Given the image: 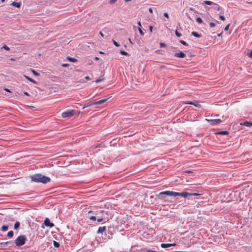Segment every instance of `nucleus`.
I'll use <instances>...</instances> for the list:
<instances>
[{
  "mask_svg": "<svg viewBox=\"0 0 252 252\" xmlns=\"http://www.w3.org/2000/svg\"><path fill=\"white\" fill-rule=\"evenodd\" d=\"M85 79H87V80H90L91 79L90 77H89V76L85 77Z\"/></svg>",
  "mask_w": 252,
  "mask_h": 252,
  "instance_id": "nucleus-50",
  "label": "nucleus"
},
{
  "mask_svg": "<svg viewBox=\"0 0 252 252\" xmlns=\"http://www.w3.org/2000/svg\"><path fill=\"white\" fill-rule=\"evenodd\" d=\"M199 195H200V194L197 193H189V196H197Z\"/></svg>",
  "mask_w": 252,
  "mask_h": 252,
  "instance_id": "nucleus-30",
  "label": "nucleus"
},
{
  "mask_svg": "<svg viewBox=\"0 0 252 252\" xmlns=\"http://www.w3.org/2000/svg\"><path fill=\"white\" fill-rule=\"evenodd\" d=\"M5 90L7 91V92H10L9 90L7 89H5Z\"/></svg>",
  "mask_w": 252,
  "mask_h": 252,
  "instance_id": "nucleus-56",
  "label": "nucleus"
},
{
  "mask_svg": "<svg viewBox=\"0 0 252 252\" xmlns=\"http://www.w3.org/2000/svg\"><path fill=\"white\" fill-rule=\"evenodd\" d=\"M138 26H139V27H141V22H140V21H139V22H138Z\"/></svg>",
  "mask_w": 252,
  "mask_h": 252,
  "instance_id": "nucleus-51",
  "label": "nucleus"
},
{
  "mask_svg": "<svg viewBox=\"0 0 252 252\" xmlns=\"http://www.w3.org/2000/svg\"><path fill=\"white\" fill-rule=\"evenodd\" d=\"M138 31L139 32V33L141 35H143L144 34V32L142 31L140 27L138 28Z\"/></svg>",
  "mask_w": 252,
  "mask_h": 252,
  "instance_id": "nucleus-29",
  "label": "nucleus"
},
{
  "mask_svg": "<svg viewBox=\"0 0 252 252\" xmlns=\"http://www.w3.org/2000/svg\"><path fill=\"white\" fill-rule=\"evenodd\" d=\"M121 54L124 55H127L128 54L127 52L125 51H121Z\"/></svg>",
  "mask_w": 252,
  "mask_h": 252,
  "instance_id": "nucleus-34",
  "label": "nucleus"
},
{
  "mask_svg": "<svg viewBox=\"0 0 252 252\" xmlns=\"http://www.w3.org/2000/svg\"><path fill=\"white\" fill-rule=\"evenodd\" d=\"M2 48H3V49H4L5 50H9V48L7 46H6V45H3L2 47Z\"/></svg>",
  "mask_w": 252,
  "mask_h": 252,
  "instance_id": "nucleus-33",
  "label": "nucleus"
},
{
  "mask_svg": "<svg viewBox=\"0 0 252 252\" xmlns=\"http://www.w3.org/2000/svg\"><path fill=\"white\" fill-rule=\"evenodd\" d=\"M164 16L165 17H166L167 18H169V15H168V13H166V12L164 13Z\"/></svg>",
  "mask_w": 252,
  "mask_h": 252,
  "instance_id": "nucleus-42",
  "label": "nucleus"
},
{
  "mask_svg": "<svg viewBox=\"0 0 252 252\" xmlns=\"http://www.w3.org/2000/svg\"><path fill=\"white\" fill-rule=\"evenodd\" d=\"M191 34L192 35H193L194 36L196 37H201V35L199 34V33H198L197 32H191Z\"/></svg>",
  "mask_w": 252,
  "mask_h": 252,
  "instance_id": "nucleus-18",
  "label": "nucleus"
},
{
  "mask_svg": "<svg viewBox=\"0 0 252 252\" xmlns=\"http://www.w3.org/2000/svg\"><path fill=\"white\" fill-rule=\"evenodd\" d=\"M31 180L36 183H42L46 184L50 182L51 179L49 177L45 176L40 174H35L30 177Z\"/></svg>",
  "mask_w": 252,
  "mask_h": 252,
  "instance_id": "nucleus-2",
  "label": "nucleus"
},
{
  "mask_svg": "<svg viewBox=\"0 0 252 252\" xmlns=\"http://www.w3.org/2000/svg\"><path fill=\"white\" fill-rule=\"evenodd\" d=\"M196 20L198 23H202V20L200 17L197 18Z\"/></svg>",
  "mask_w": 252,
  "mask_h": 252,
  "instance_id": "nucleus-26",
  "label": "nucleus"
},
{
  "mask_svg": "<svg viewBox=\"0 0 252 252\" xmlns=\"http://www.w3.org/2000/svg\"><path fill=\"white\" fill-rule=\"evenodd\" d=\"M152 30H153V27L152 26H150V30L151 32H152Z\"/></svg>",
  "mask_w": 252,
  "mask_h": 252,
  "instance_id": "nucleus-49",
  "label": "nucleus"
},
{
  "mask_svg": "<svg viewBox=\"0 0 252 252\" xmlns=\"http://www.w3.org/2000/svg\"><path fill=\"white\" fill-rule=\"evenodd\" d=\"M99 34L100 35L102 36V37H104V34H103V33L101 32H99Z\"/></svg>",
  "mask_w": 252,
  "mask_h": 252,
  "instance_id": "nucleus-48",
  "label": "nucleus"
},
{
  "mask_svg": "<svg viewBox=\"0 0 252 252\" xmlns=\"http://www.w3.org/2000/svg\"><path fill=\"white\" fill-rule=\"evenodd\" d=\"M160 45L161 47L165 46V44L163 43H160Z\"/></svg>",
  "mask_w": 252,
  "mask_h": 252,
  "instance_id": "nucleus-46",
  "label": "nucleus"
},
{
  "mask_svg": "<svg viewBox=\"0 0 252 252\" xmlns=\"http://www.w3.org/2000/svg\"><path fill=\"white\" fill-rule=\"evenodd\" d=\"M110 97H111V96H109L108 97L99 100H94V103L95 105L101 104L105 102H106L108 99V98Z\"/></svg>",
  "mask_w": 252,
  "mask_h": 252,
  "instance_id": "nucleus-6",
  "label": "nucleus"
},
{
  "mask_svg": "<svg viewBox=\"0 0 252 252\" xmlns=\"http://www.w3.org/2000/svg\"><path fill=\"white\" fill-rule=\"evenodd\" d=\"M8 226L7 225H3L1 226V229L2 231H6L8 230Z\"/></svg>",
  "mask_w": 252,
  "mask_h": 252,
  "instance_id": "nucleus-19",
  "label": "nucleus"
},
{
  "mask_svg": "<svg viewBox=\"0 0 252 252\" xmlns=\"http://www.w3.org/2000/svg\"><path fill=\"white\" fill-rule=\"evenodd\" d=\"M128 40H129V42H130V43L131 44H133V42L131 41V39H130V38H129V39H128Z\"/></svg>",
  "mask_w": 252,
  "mask_h": 252,
  "instance_id": "nucleus-52",
  "label": "nucleus"
},
{
  "mask_svg": "<svg viewBox=\"0 0 252 252\" xmlns=\"http://www.w3.org/2000/svg\"><path fill=\"white\" fill-rule=\"evenodd\" d=\"M13 232L12 231H10L8 232L7 236L9 238H12L13 236Z\"/></svg>",
  "mask_w": 252,
  "mask_h": 252,
  "instance_id": "nucleus-21",
  "label": "nucleus"
},
{
  "mask_svg": "<svg viewBox=\"0 0 252 252\" xmlns=\"http://www.w3.org/2000/svg\"><path fill=\"white\" fill-rule=\"evenodd\" d=\"M204 3L206 4H207V5H212L213 2L212 1H209V0H205V1H204Z\"/></svg>",
  "mask_w": 252,
  "mask_h": 252,
  "instance_id": "nucleus-22",
  "label": "nucleus"
},
{
  "mask_svg": "<svg viewBox=\"0 0 252 252\" xmlns=\"http://www.w3.org/2000/svg\"><path fill=\"white\" fill-rule=\"evenodd\" d=\"M103 220V219L102 218H99L97 219V220L98 222H101Z\"/></svg>",
  "mask_w": 252,
  "mask_h": 252,
  "instance_id": "nucleus-41",
  "label": "nucleus"
},
{
  "mask_svg": "<svg viewBox=\"0 0 252 252\" xmlns=\"http://www.w3.org/2000/svg\"><path fill=\"white\" fill-rule=\"evenodd\" d=\"M53 244L54 246L56 248H58L60 246L59 243L55 241H54Z\"/></svg>",
  "mask_w": 252,
  "mask_h": 252,
  "instance_id": "nucleus-24",
  "label": "nucleus"
},
{
  "mask_svg": "<svg viewBox=\"0 0 252 252\" xmlns=\"http://www.w3.org/2000/svg\"><path fill=\"white\" fill-rule=\"evenodd\" d=\"M27 238L24 235L19 236L15 240V244L18 247H20L25 244Z\"/></svg>",
  "mask_w": 252,
  "mask_h": 252,
  "instance_id": "nucleus-3",
  "label": "nucleus"
},
{
  "mask_svg": "<svg viewBox=\"0 0 252 252\" xmlns=\"http://www.w3.org/2000/svg\"><path fill=\"white\" fill-rule=\"evenodd\" d=\"M165 195L176 197L177 196H180L184 198L187 197L189 195V193L187 192H177L170 190H167L159 192L157 195V197L160 200H164Z\"/></svg>",
  "mask_w": 252,
  "mask_h": 252,
  "instance_id": "nucleus-1",
  "label": "nucleus"
},
{
  "mask_svg": "<svg viewBox=\"0 0 252 252\" xmlns=\"http://www.w3.org/2000/svg\"><path fill=\"white\" fill-rule=\"evenodd\" d=\"M180 42L182 44H183L184 45H188L186 41H184V40H180Z\"/></svg>",
  "mask_w": 252,
  "mask_h": 252,
  "instance_id": "nucleus-32",
  "label": "nucleus"
},
{
  "mask_svg": "<svg viewBox=\"0 0 252 252\" xmlns=\"http://www.w3.org/2000/svg\"><path fill=\"white\" fill-rule=\"evenodd\" d=\"M247 55L249 57L252 58V50Z\"/></svg>",
  "mask_w": 252,
  "mask_h": 252,
  "instance_id": "nucleus-36",
  "label": "nucleus"
},
{
  "mask_svg": "<svg viewBox=\"0 0 252 252\" xmlns=\"http://www.w3.org/2000/svg\"><path fill=\"white\" fill-rule=\"evenodd\" d=\"M229 26H230V24H228L227 25H226L225 26V27L224 28V31H228Z\"/></svg>",
  "mask_w": 252,
  "mask_h": 252,
  "instance_id": "nucleus-37",
  "label": "nucleus"
},
{
  "mask_svg": "<svg viewBox=\"0 0 252 252\" xmlns=\"http://www.w3.org/2000/svg\"><path fill=\"white\" fill-rule=\"evenodd\" d=\"M149 12H150L151 13H153V9H152V8H150L149 9Z\"/></svg>",
  "mask_w": 252,
  "mask_h": 252,
  "instance_id": "nucleus-47",
  "label": "nucleus"
},
{
  "mask_svg": "<svg viewBox=\"0 0 252 252\" xmlns=\"http://www.w3.org/2000/svg\"><path fill=\"white\" fill-rule=\"evenodd\" d=\"M217 134H221V135H227L228 134V132L226 130L220 131L218 132L217 133Z\"/></svg>",
  "mask_w": 252,
  "mask_h": 252,
  "instance_id": "nucleus-17",
  "label": "nucleus"
},
{
  "mask_svg": "<svg viewBox=\"0 0 252 252\" xmlns=\"http://www.w3.org/2000/svg\"><path fill=\"white\" fill-rule=\"evenodd\" d=\"M186 172L189 173H191L192 171H186Z\"/></svg>",
  "mask_w": 252,
  "mask_h": 252,
  "instance_id": "nucleus-54",
  "label": "nucleus"
},
{
  "mask_svg": "<svg viewBox=\"0 0 252 252\" xmlns=\"http://www.w3.org/2000/svg\"><path fill=\"white\" fill-rule=\"evenodd\" d=\"M214 9L216 10H221V7L218 4H215V6L214 7Z\"/></svg>",
  "mask_w": 252,
  "mask_h": 252,
  "instance_id": "nucleus-23",
  "label": "nucleus"
},
{
  "mask_svg": "<svg viewBox=\"0 0 252 252\" xmlns=\"http://www.w3.org/2000/svg\"><path fill=\"white\" fill-rule=\"evenodd\" d=\"M90 219L93 220H96V217L95 216H92L90 218Z\"/></svg>",
  "mask_w": 252,
  "mask_h": 252,
  "instance_id": "nucleus-39",
  "label": "nucleus"
},
{
  "mask_svg": "<svg viewBox=\"0 0 252 252\" xmlns=\"http://www.w3.org/2000/svg\"><path fill=\"white\" fill-rule=\"evenodd\" d=\"M175 244H164V243H162L161 244V247L162 248H167V247H171V246H175Z\"/></svg>",
  "mask_w": 252,
  "mask_h": 252,
  "instance_id": "nucleus-12",
  "label": "nucleus"
},
{
  "mask_svg": "<svg viewBox=\"0 0 252 252\" xmlns=\"http://www.w3.org/2000/svg\"><path fill=\"white\" fill-rule=\"evenodd\" d=\"M175 34L176 35V36H177L178 37H180L181 36L182 34L181 33L179 32L177 30H176L175 31Z\"/></svg>",
  "mask_w": 252,
  "mask_h": 252,
  "instance_id": "nucleus-31",
  "label": "nucleus"
},
{
  "mask_svg": "<svg viewBox=\"0 0 252 252\" xmlns=\"http://www.w3.org/2000/svg\"><path fill=\"white\" fill-rule=\"evenodd\" d=\"M44 224H45V225L47 226H49L50 227H52L54 226V224L51 222L49 219L48 218L45 219L44 222Z\"/></svg>",
  "mask_w": 252,
  "mask_h": 252,
  "instance_id": "nucleus-7",
  "label": "nucleus"
},
{
  "mask_svg": "<svg viewBox=\"0 0 252 252\" xmlns=\"http://www.w3.org/2000/svg\"><path fill=\"white\" fill-rule=\"evenodd\" d=\"M95 59L96 60H98V57H95Z\"/></svg>",
  "mask_w": 252,
  "mask_h": 252,
  "instance_id": "nucleus-60",
  "label": "nucleus"
},
{
  "mask_svg": "<svg viewBox=\"0 0 252 252\" xmlns=\"http://www.w3.org/2000/svg\"><path fill=\"white\" fill-rule=\"evenodd\" d=\"M182 252V251H175V252Z\"/></svg>",
  "mask_w": 252,
  "mask_h": 252,
  "instance_id": "nucleus-55",
  "label": "nucleus"
},
{
  "mask_svg": "<svg viewBox=\"0 0 252 252\" xmlns=\"http://www.w3.org/2000/svg\"><path fill=\"white\" fill-rule=\"evenodd\" d=\"M25 94L27 95H29V94L27 93V92H24V93Z\"/></svg>",
  "mask_w": 252,
  "mask_h": 252,
  "instance_id": "nucleus-53",
  "label": "nucleus"
},
{
  "mask_svg": "<svg viewBox=\"0 0 252 252\" xmlns=\"http://www.w3.org/2000/svg\"><path fill=\"white\" fill-rule=\"evenodd\" d=\"M220 19H221V20H225V17H224L223 16H222V15H220Z\"/></svg>",
  "mask_w": 252,
  "mask_h": 252,
  "instance_id": "nucleus-43",
  "label": "nucleus"
},
{
  "mask_svg": "<svg viewBox=\"0 0 252 252\" xmlns=\"http://www.w3.org/2000/svg\"><path fill=\"white\" fill-rule=\"evenodd\" d=\"M69 66V64L67 63H63L62 64V66L63 67H68Z\"/></svg>",
  "mask_w": 252,
  "mask_h": 252,
  "instance_id": "nucleus-44",
  "label": "nucleus"
},
{
  "mask_svg": "<svg viewBox=\"0 0 252 252\" xmlns=\"http://www.w3.org/2000/svg\"><path fill=\"white\" fill-rule=\"evenodd\" d=\"M240 124H241V125L245 126L247 127H250V126H252V122H249L248 121H246L243 123H241Z\"/></svg>",
  "mask_w": 252,
  "mask_h": 252,
  "instance_id": "nucleus-11",
  "label": "nucleus"
},
{
  "mask_svg": "<svg viewBox=\"0 0 252 252\" xmlns=\"http://www.w3.org/2000/svg\"><path fill=\"white\" fill-rule=\"evenodd\" d=\"M209 26L210 27L212 28L215 26V24L213 22H211L209 23Z\"/></svg>",
  "mask_w": 252,
  "mask_h": 252,
  "instance_id": "nucleus-35",
  "label": "nucleus"
},
{
  "mask_svg": "<svg viewBox=\"0 0 252 252\" xmlns=\"http://www.w3.org/2000/svg\"><path fill=\"white\" fill-rule=\"evenodd\" d=\"M103 80H104V78L98 79L96 80H95V82L96 83H100V82L103 81Z\"/></svg>",
  "mask_w": 252,
  "mask_h": 252,
  "instance_id": "nucleus-27",
  "label": "nucleus"
},
{
  "mask_svg": "<svg viewBox=\"0 0 252 252\" xmlns=\"http://www.w3.org/2000/svg\"><path fill=\"white\" fill-rule=\"evenodd\" d=\"M74 114V110H67L62 114V116L63 118H70L73 116Z\"/></svg>",
  "mask_w": 252,
  "mask_h": 252,
  "instance_id": "nucleus-4",
  "label": "nucleus"
},
{
  "mask_svg": "<svg viewBox=\"0 0 252 252\" xmlns=\"http://www.w3.org/2000/svg\"><path fill=\"white\" fill-rule=\"evenodd\" d=\"M10 60H12V61H15V59H13V58H11V59H10Z\"/></svg>",
  "mask_w": 252,
  "mask_h": 252,
  "instance_id": "nucleus-58",
  "label": "nucleus"
},
{
  "mask_svg": "<svg viewBox=\"0 0 252 252\" xmlns=\"http://www.w3.org/2000/svg\"><path fill=\"white\" fill-rule=\"evenodd\" d=\"M112 42L116 46L119 47L120 46V44L114 39L112 40Z\"/></svg>",
  "mask_w": 252,
  "mask_h": 252,
  "instance_id": "nucleus-25",
  "label": "nucleus"
},
{
  "mask_svg": "<svg viewBox=\"0 0 252 252\" xmlns=\"http://www.w3.org/2000/svg\"><path fill=\"white\" fill-rule=\"evenodd\" d=\"M147 252H157V251H153L151 250H147Z\"/></svg>",
  "mask_w": 252,
  "mask_h": 252,
  "instance_id": "nucleus-45",
  "label": "nucleus"
},
{
  "mask_svg": "<svg viewBox=\"0 0 252 252\" xmlns=\"http://www.w3.org/2000/svg\"><path fill=\"white\" fill-rule=\"evenodd\" d=\"M131 0H125V1L126 2H127V1H130Z\"/></svg>",
  "mask_w": 252,
  "mask_h": 252,
  "instance_id": "nucleus-57",
  "label": "nucleus"
},
{
  "mask_svg": "<svg viewBox=\"0 0 252 252\" xmlns=\"http://www.w3.org/2000/svg\"><path fill=\"white\" fill-rule=\"evenodd\" d=\"M20 226V223L18 221H16L14 225V229H18Z\"/></svg>",
  "mask_w": 252,
  "mask_h": 252,
  "instance_id": "nucleus-20",
  "label": "nucleus"
},
{
  "mask_svg": "<svg viewBox=\"0 0 252 252\" xmlns=\"http://www.w3.org/2000/svg\"><path fill=\"white\" fill-rule=\"evenodd\" d=\"M186 104H191V105H193L194 106L197 107H200L201 105L199 103H198V102L197 101H195L194 102H192V101H187L185 103Z\"/></svg>",
  "mask_w": 252,
  "mask_h": 252,
  "instance_id": "nucleus-8",
  "label": "nucleus"
},
{
  "mask_svg": "<svg viewBox=\"0 0 252 252\" xmlns=\"http://www.w3.org/2000/svg\"><path fill=\"white\" fill-rule=\"evenodd\" d=\"M66 59L68 61H69V62H71L76 63L77 62V59L73 58L70 57H67Z\"/></svg>",
  "mask_w": 252,
  "mask_h": 252,
  "instance_id": "nucleus-14",
  "label": "nucleus"
},
{
  "mask_svg": "<svg viewBox=\"0 0 252 252\" xmlns=\"http://www.w3.org/2000/svg\"><path fill=\"white\" fill-rule=\"evenodd\" d=\"M211 125L216 126L222 122L220 119H206Z\"/></svg>",
  "mask_w": 252,
  "mask_h": 252,
  "instance_id": "nucleus-5",
  "label": "nucleus"
},
{
  "mask_svg": "<svg viewBox=\"0 0 252 252\" xmlns=\"http://www.w3.org/2000/svg\"><path fill=\"white\" fill-rule=\"evenodd\" d=\"M32 73L35 75V76H39V74L37 72H36L33 69H32Z\"/></svg>",
  "mask_w": 252,
  "mask_h": 252,
  "instance_id": "nucleus-28",
  "label": "nucleus"
},
{
  "mask_svg": "<svg viewBox=\"0 0 252 252\" xmlns=\"http://www.w3.org/2000/svg\"><path fill=\"white\" fill-rule=\"evenodd\" d=\"M5 0H1V1L2 2H3Z\"/></svg>",
  "mask_w": 252,
  "mask_h": 252,
  "instance_id": "nucleus-59",
  "label": "nucleus"
},
{
  "mask_svg": "<svg viewBox=\"0 0 252 252\" xmlns=\"http://www.w3.org/2000/svg\"><path fill=\"white\" fill-rule=\"evenodd\" d=\"M95 105L94 103V100L88 103L86 105L84 106L82 109H84L86 107L91 106L92 105Z\"/></svg>",
  "mask_w": 252,
  "mask_h": 252,
  "instance_id": "nucleus-13",
  "label": "nucleus"
},
{
  "mask_svg": "<svg viewBox=\"0 0 252 252\" xmlns=\"http://www.w3.org/2000/svg\"><path fill=\"white\" fill-rule=\"evenodd\" d=\"M175 56L178 58H184L186 56V55L183 52L180 51L178 53H176L175 54Z\"/></svg>",
  "mask_w": 252,
  "mask_h": 252,
  "instance_id": "nucleus-9",
  "label": "nucleus"
},
{
  "mask_svg": "<svg viewBox=\"0 0 252 252\" xmlns=\"http://www.w3.org/2000/svg\"><path fill=\"white\" fill-rule=\"evenodd\" d=\"M106 231V226L99 227L97 231V233L100 234V233H102L103 232H105Z\"/></svg>",
  "mask_w": 252,
  "mask_h": 252,
  "instance_id": "nucleus-10",
  "label": "nucleus"
},
{
  "mask_svg": "<svg viewBox=\"0 0 252 252\" xmlns=\"http://www.w3.org/2000/svg\"><path fill=\"white\" fill-rule=\"evenodd\" d=\"M24 76H25V78H26L28 80H29V81H31V82H32V83H34V84H37L36 81H34V80H33L32 78H31L30 77H28V76H26V75H25Z\"/></svg>",
  "mask_w": 252,
  "mask_h": 252,
  "instance_id": "nucleus-15",
  "label": "nucleus"
},
{
  "mask_svg": "<svg viewBox=\"0 0 252 252\" xmlns=\"http://www.w3.org/2000/svg\"><path fill=\"white\" fill-rule=\"evenodd\" d=\"M221 35V33L218 34V36H220Z\"/></svg>",
  "mask_w": 252,
  "mask_h": 252,
  "instance_id": "nucleus-61",
  "label": "nucleus"
},
{
  "mask_svg": "<svg viewBox=\"0 0 252 252\" xmlns=\"http://www.w3.org/2000/svg\"><path fill=\"white\" fill-rule=\"evenodd\" d=\"M9 243V242H1L0 243V245H5Z\"/></svg>",
  "mask_w": 252,
  "mask_h": 252,
  "instance_id": "nucleus-40",
  "label": "nucleus"
},
{
  "mask_svg": "<svg viewBox=\"0 0 252 252\" xmlns=\"http://www.w3.org/2000/svg\"><path fill=\"white\" fill-rule=\"evenodd\" d=\"M11 5H13L15 7H20V6H21V4L20 3H18V2H13L11 3Z\"/></svg>",
  "mask_w": 252,
  "mask_h": 252,
  "instance_id": "nucleus-16",
  "label": "nucleus"
},
{
  "mask_svg": "<svg viewBox=\"0 0 252 252\" xmlns=\"http://www.w3.org/2000/svg\"><path fill=\"white\" fill-rule=\"evenodd\" d=\"M117 0H110L109 1V3L110 4H113L114 3H115L116 1H117Z\"/></svg>",
  "mask_w": 252,
  "mask_h": 252,
  "instance_id": "nucleus-38",
  "label": "nucleus"
}]
</instances>
